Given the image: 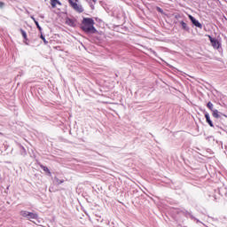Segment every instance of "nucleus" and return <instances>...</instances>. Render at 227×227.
Instances as JSON below:
<instances>
[{
  "mask_svg": "<svg viewBox=\"0 0 227 227\" xmlns=\"http://www.w3.org/2000/svg\"><path fill=\"white\" fill-rule=\"evenodd\" d=\"M82 29L84 33H97V28H95V20L91 18H84L82 21Z\"/></svg>",
  "mask_w": 227,
  "mask_h": 227,
  "instance_id": "1",
  "label": "nucleus"
},
{
  "mask_svg": "<svg viewBox=\"0 0 227 227\" xmlns=\"http://www.w3.org/2000/svg\"><path fill=\"white\" fill-rule=\"evenodd\" d=\"M69 6L76 12V13H83L84 12V7H82V4H79V0H67Z\"/></svg>",
  "mask_w": 227,
  "mask_h": 227,
  "instance_id": "2",
  "label": "nucleus"
},
{
  "mask_svg": "<svg viewBox=\"0 0 227 227\" xmlns=\"http://www.w3.org/2000/svg\"><path fill=\"white\" fill-rule=\"evenodd\" d=\"M188 17L192 23L196 26V27H199L200 29L203 27V25H201V23H200V21H198L194 17H192V15H189Z\"/></svg>",
  "mask_w": 227,
  "mask_h": 227,
  "instance_id": "3",
  "label": "nucleus"
},
{
  "mask_svg": "<svg viewBox=\"0 0 227 227\" xmlns=\"http://www.w3.org/2000/svg\"><path fill=\"white\" fill-rule=\"evenodd\" d=\"M66 24L71 27H75V20L66 18Z\"/></svg>",
  "mask_w": 227,
  "mask_h": 227,
  "instance_id": "4",
  "label": "nucleus"
},
{
  "mask_svg": "<svg viewBox=\"0 0 227 227\" xmlns=\"http://www.w3.org/2000/svg\"><path fill=\"white\" fill-rule=\"evenodd\" d=\"M210 38V42L214 47V49H219V41L212 38V37H209Z\"/></svg>",
  "mask_w": 227,
  "mask_h": 227,
  "instance_id": "5",
  "label": "nucleus"
},
{
  "mask_svg": "<svg viewBox=\"0 0 227 227\" xmlns=\"http://www.w3.org/2000/svg\"><path fill=\"white\" fill-rule=\"evenodd\" d=\"M205 118H206V121H207V123H208L209 127H214V123L212 122V120H210V115L208 114V113L205 114Z\"/></svg>",
  "mask_w": 227,
  "mask_h": 227,
  "instance_id": "6",
  "label": "nucleus"
},
{
  "mask_svg": "<svg viewBox=\"0 0 227 227\" xmlns=\"http://www.w3.org/2000/svg\"><path fill=\"white\" fill-rule=\"evenodd\" d=\"M27 219L28 221H31V219H38V214L28 212V216Z\"/></svg>",
  "mask_w": 227,
  "mask_h": 227,
  "instance_id": "7",
  "label": "nucleus"
},
{
  "mask_svg": "<svg viewBox=\"0 0 227 227\" xmlns=\"http://www.w3.org/2000/svg\"><path fill=\"white\" fill-rule=\"evenodd\" d=\"M20 215L27 219V217H29V211L22 210L20 212Z\"/></svg>",
  "mask_w": 227,
  "mask_h": 227,
  "instance_id": "8",
  "label": "nucleus"
},
{
  "mask_svg": "<svg viewBox=\"0 0 227 227\" xmlns=\"http://www.w3.org/2000/svg\"><path fill=\"white\" fill-rule=\"evenodd\" d=\"M211 113H212L213 118L218 119V118L221 117V116L219 115V110H217V109L213 110Z\"/></svg>",
  "mask_w": 227,
  "mask_h": 227,
  "instance_id": "9",
  "label": "nucleus"
},
{
  "mask_svg": "<svg viewBox=\"0 0 227 227\" xmlns=\"http://www.w3.org/2000/svg\"><path fill=\"white\" fill-rule=\"evenodd\" d=\"M40 168L43 169V171H44V173H47V175L51 176V170L49 169V168L43 165H40Z\"/></svg>",
  "mask_w": 227,
  "mask_h": 227,
  "instance_id": "10",
  "label": "nucleus"
},
{
  "mask_svg": "<svg viewBox=\"0 0 227 227\" xmlns=\"http://www.w3.org/2000/svg\"><path fill=\"white\" fill-rule=\"evenodd\" d=\"M57 4H61L58 0H51V5L52 8H56Z\"/></svg>",
  "mask_w": 227,
  "mask_h": 227,
  "instance_id": "11",
  "label": "nucleus"
},
{
  "mask_svg": "<svg viewBox=\"0 0 227 227\" xmlns=\"http://www.w3.org/2000/svg\"><path fill=\"white\" fill-rule=\"evenodd\" d=\"M180 24L184 31H189V27L187 26V23L181 21Z\"/></svg>",
  "mask_w": 227,
  "mask_h": 227,
  "instance_id": "12",
  "label": "nucleus"
},
{
  "mask_svg": "<svg viewBox=\"0 0 227 227\" xmlns=\"http://www.w3.org/2000/svg\"><path fill=\"white\" fill-rule=\"evenodd\" d=\"M207 109H209V111H211V112H213L215 109H214V104H212V102H208L207 104Z\"/></svg>",
  "mask_w": 227,
  "mask_h": 227,
  "instance_id": "13",
  "label": "nucleus"
},
{
  "mask_svg": "<svg viewBox=\"0 0 227 227\" xmlns=\"http://www.w3.org/2000/svg\"><path fill=\"white\" fill-rule=\"evenodd\" d=\"M24 40H27V34L24 31V29L20 28V29Z\"/></svg>",
  "mask_w": 227,
  "mask_h": 227,
  "instance_id": "14",
  "label": "nucleus"
},
{
  "mask_svg": "<svg viewBox=\"0 0 227 227\" xmlns=\"http://www.w3.org/2000/svg\"><path fill=\"white\" fill-rule=\"evenodd\" d=\"M40 38L43 40V42L45 45H47V43H49V42L45 39V36H43V34L41 33Z\"/></svg>",
  "mask_w": 227,
  "mask_h": 227,
  "instance_id": "15",
  "label": "nucleus"
},
{
  "mask_svg": "<svg viewBox=\"0 0 227 227\" xmlns=\"http://www.w3.org/2000/svg\"><path fill=\"white\" fill-rule=\"evenodd\" d=\"M55 180H56L58 185H61V184H64V182H65V180H63V179L60 180L58 177H55Z\"/></svg>",
  "mask_w": 227,
  "mask_h": 227,
  "instance_id": "16",
  "label": "nucleus"
},
{
  "mask_svg": "<svg viewBox=\"0 0 227 227\" xmlns=\"http://www.w3.org/2000/svg\"><path fill=\"white\" fill-rule=\"evenodd\" d=\"M35 24L37 29H39L40 33H42V27H40V24L36 20H35Z\"/></svg>",
  "mask_w": 227,
  "mask_h": 227,
  "instance_id": "17",
  "label": "nucleus"
},
{
  "mask_svg": "<svg viewBox=\"0 0 227 227\" xmlns=\"http://www.w3.org/2000/svg\"><path fill=\"white\" fill-rule=\"evenodd\" d=\"M156 10L159 13H164V11L160 7H156Z\"/></svg>",
  "mask_w": 227,
  "mask_h": 227,
  "instance_id": "18",
  "label": "nucleus"
},
{
  "mask_svg": "<svg viewBox=\"0 0 227 227\" xmlns=\"http://www.w3.org/2000/svg\"><path fill=\"white\" fill-rule=\"evenodd\" d=\"M4 2H0V8H4Z\"/></svg>",
  "mask_w": 227,
  "mask_h": 227,
  "instance_id": "19",
  "label": "nucleus"
},
{
  "mask_svg": "<svg viewBox=\"0 0 227 227\" xmlns=\"http://www.w3.org/2000/svg\"><path fill=\"white\" fill-rule=\"evenodd\" d=\"M30 19H32V20H34V22H35V20H36V19H35V16H31Z\"/></svg>",
  "mask_w": 227,
  "mask_h": 227,
  "instance_id": "20",
  "label": "nucleus"
}]
</instances>
